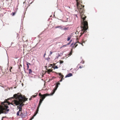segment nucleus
I'll use <instances>...</instances> for the list:
<instances>
[{"mask_svg":"<svg viewBox=\"0 0 120 120\" xmlns=\"http://www.w3.org/2000/svg\"><path fill=\"white\" fill-rule=\"evenodd\" d=\"M4 118H7V117L6 116H4Z\"/></svg>","mask_w":120,"mask_h":120,"instance_id":"ea45409f","label":"nucleus"},{"mask_svg":"<svg viewBox=\"0 0 120 120\" xmlns=\"http://www.w3.org/2000/svg\"><path fill=\"white\" fill-rule=\"evenodd\" d=\"M83 67V66H80L79 67V68H81Z\"/></svg>","mask_w":120,"mask_h":120,"instance_id":"2f4dec72","label":"nucleus"},{"mask_svg":"<svg viewBox=\"0 0 120 120\" xmlns=\"http://www.w3.org/2000/svg\"><path fill=\"white\" fill-rule=\"evenodd\" d=\"M45 55H46V53H45L44 54V55H43L44 57H45Z\"/></svg>","mask_w":120,"mask_h":120,"instance_id":"c9c22d12","label":"nucleus"},{"mask_svg":"<svg viewBox=\"0 0 120 120\" xmlns=\"http://www.w3.org/2000/svg\"><path fill=\"white\" fill-rule=\"evenodd\" d=\"M71 38V37H68V39H67V41H69L70 40V39Z\"/></svg>","mask_w":120,"mask_h":120,"instance_id":"bb28decb","label":"nucleus"},{"mask_svg":"<svg viewBox=\"0 0 120 120\" xmlns=\"http://www.w3.org/2000/svg\"><path fill=\"white\" fill-rule=\"evenodd\" d=\"M58 68V67L57 66L55 65V66L53 68L54 69H57Z\"/></svg>","mask_w":120,"mask_h":120,"instance_id":"4be33fe9","label":"nucleus"},{"mask_svg":"<svg viewBox=\"0 0 120 120\" xmlns=\"http://www.w3.org/2000/svg\"><path fill=\"white\" fill-rule=\"evenodd\" d=\"M55 73L57 77H58L59 78H60V73H57L56 72H55Z\"/></svg>","mask_w":120,"mask_h":120,"instance_id":"9b49d317","label":"nucleus"},{"mask_svg":"<svg viewBox=\"0 0 120 120\" xmlns=\"http://www.w3.org/2000/svg\"><path fill=\"white\" fill-rule=\"evenodd\" d=\"M59 38V37H58V38H56L55 39H58V38Z\"/></svg>","mask_w":120,"mask_h":120,"instance_id":"37998d69","label":"nucleus"},{"mask_svg":"<svg viewBox=\"0 0 120 120\" xmlns=\"http://www.w3.org/2000/svg\"><path fill=\"white\" fill-rule=\"evenodd\" d=\"M30 6V5H28V7L29 6Z\"/></svg>","mask_w":120,"mask_h":120,"instance_id":"3c124183","label":"nucleus"},{"mask_svg":"<svg viewBox=\"0 0 120 120\" xmlns=\"http://www.w3.org/2000/svg\"><path fill=\"white\" fill-rule=\"evenodd\" d=\"M23 66H24V64H23Z\"/></svg>","mask_w":120,"mask_h":120,"instance_id":"13d9d810","label":"nucleus"},{"mask_svg":"<svg viewBox=\"0 0 120 120\" xmlns=\"http://www.w3.org/2000/svg\"><path fill=\"white\" fill-rule=\"evenodd\" d=\"M27 115L25 113L23 114V113L21 112L20 115V116L22 118H25V116H26Z\"/></svg>","mask_w":120,"mask_h":120,"instance_id":"0eeeda50","label":"nucleus"},{"mask_svg":"<svg viewBox=\"0 0 120 120\" xmlns=\"http://www.w3.org/2000/svg\"><path fill=\"white\" fill-rule=\"evenodd\" d=\"M4 118V116L2 117V119H3Z\"/></svg>","mask_w":120,"mask_h":120,"instance_id":"a19ab883","label":"nucleus"},{"mask_svg":"<svg viewBox=\"0 0 120 120\" xmlns=\"http://www.w3.org/2000/svg\"><path fill=\"white\" fill-rule=\"evenodd\" d=\"M68 27L66 28L63 26H60V29L62 30H64L66 31V30L68 29Z\"/></svg>","mask_w":120,"mask_h":120,"instance_id":"423d86ee","label":"nucleus"},{"mask_svg":"<svg viewBox=\"0 0 120 120\" xmlns=\"http://www.w3.org/2000/svg\"><path fill=\"white\" fill-rule=\"evenodd\" d=\"M36 95H33L32 96V97L33 98H35L37 96V95L38 94L37 93L36 94Z\"/></svg>","mask_w":120,"mask_h":120,"instance_id":"393cba45","label":"nucleus"},{"mask_svg":"<svg viewBox=\"0 0 120 120\" xmlns=\"http://www.w3.org/2000/svg\"><path fill=\"white\" fill-rule=\"evenodd\" d=\"M34 72H33L32 73H31V74H30V75H34V74L33 73H34Z\"/></svg>","mask_w":120,"mask_h":120,"instance_id":"7c9ffc66","label":"nucleus"},{"mask_svg":"<svg viewBox=\"0 0 120 120\" xmlns=\"http://www.w3.org/2000/svg\"><path fill=\"white\" fill-rule=\"evenodd\" d=\"M27 113V112H26V113Z\"/></svg>","mask_w":120,"mask_h":120,"instance_id":"bf43d9fd","label":"nucleus"},{"mask_svg":"<svg viewBox=\"0 0 120 120\" xmlns=\"http://www.w3.org/2000/svg\"><path fill=\"white\" fill-rule=\"evenodd\" d=\"M60 80H59L58 81H56V85L55 87L53 88L52 92L51 94H50V95H52L54 94L56 91L58 87V86L60 85Z\"/></svg>","mask_w":120,"mask_h":120,"instance_id":"f03ea898","label":"nucleus"},{"mask_svg":"<svg viewBox=\"0 0 120 120\" xmlns=\"http://www.w3.org/2000/svg\"><path fill=\"white\" fill-rule=\"evenodd\" d=\"M23 69H24V71L25 70V69L24 67Z\"/></svg>","mask_w":120,"mask_h":120,"instance_id":"c03bdc74","label":"nucleus"},{"mask_svg":"<svg viewBox=\"0 0 120 120\" xmlns=\"http://www.w3.org/2000/svg\"><path fill=\"white\" fill-rule=\"evenodd\" d=\"M77 2V6L78 10L80 14V15L82 19L81 20V27L82 30L80 33L81 36L86 32V30L88 28V24L86 20V16L84 14L85 10L84 5H82V0H76Z\"/></svg>","mask_w":120,"mask_h":120,"instance_id":"f257e3e1","label":"nucleus"},{"mask_svg":"<svg viewBox=\"0 0 120 120\" xmlns=\"http://www.w3.org/2000/svg\"><path fill=\"white\" fill-rule=\"evenodd\" d=\"M35 75H34V76H31L30 75H28V76L29 77V78H35Z\"/></svg>","mask_w":120,"mask_h":120,"instance_id":"412c9836","label":"nucleus"},{"mask_svg":"<svg viewBox=\"0 0 120 120\" xmlns=\"http://www.w3.org/2000/svg\"><path fill=\"white\" fill-rule=\"evenodd\" d=\"M15 104L16 106L19 105L20 104V103L19 101H16L15 103Z\"/></svg>","mask_w":120,"mask_h":120,"instance_id":"f8f14e48","label":"nucleus"},{"mask_svg":"<svg viewBox=\"0 0 120 120\" xmlns=\"http://www.w3.org/2000/svg\"><path fill=\"white\" fill-rule=\"evenodd\" d=\"M58 5H57V8H58Z\"/></svg>","mask_w":120,"mask_h":120,"instance_id":"49530a36","label":"nucleus"},{"mask_svg":"<svg viewBox=\"0 0 120 120\" xmlns=\"http://www.w3.org/2000/svg\"><path fill=\"white\" fill-rule=\"evenodd\" d=\"M19 110L16 113V115L17 116H20V115L19 114L20 112H21L22 111V109L21 108H19Z\"/></svg>","mask_w":120,"mask_h":120,"instance_id":"6e6552de","label":"nucleus"},{"mask_svg":"<svg viewBox=\"0 0 120 120\" xmlns=\"http://www.w3.org/2000/svg\"><path fill=\"white\" fill-rule=\"evenodd\" d=\"M39 96H40V98H41L39 104H40L39 106H40L42 101L44 100L46 96H45V94L44 95H42L41 94L39 95Z\"/></svg>","mask_w":120,"mask_h":120,"instance_id":"7ed1b4c3","label":"nucleus"},{"mask_svg":"<svg viewBox=\"0 0 120 120\" xmlns=\"http://www.w3.org/2000/svg\"><path fill=\"white\" fill-rule=\"evenodd\" d=\"M29 99H30V100H31V98H30Z\"/></svg>","mask_w":120,"mask_h":120,"instance_id":"603ef678","label":"nucleus"},{"mask_svg":"<svg viewBox=\"0 0 120 120\" xmlns=\"http://www.w3.org/2000/svg\"><path fill=\"white\" fill-rule=\"evenodd\" d=\"M63 62V61H62L60 60V64H61Z\"/></svg>","mask_w":120,"mask_h":120,"instance_id":"e433bc0d","label":"nucleus"},{"mask_svg":"<svg viewBox=\"0 0 120 120\" xmlns=\"http://www.w3.org/2000/svg\"><path fill=\"white\" fill-rule=\"evenodd\" d=\"M19 93H17V94H15L13 95V97H14L15 99H18L19 100L20 99L22 100L23 99V98L22 96L19 97Z\"/></svg>","mask_w":120,"mask_h":120,"instance_id":"20e7f679","label":"nucleus"},{"mask_svg":"<svg viewBox=\"0 0 120 120\" xmlns=\"http://www.w3.org/2000/svg\"><path fill=\"white\" fill-rule=\"evenodd\" d=\"M39 105L40 104H39V107H38V108H37V109H36V111H37V112H38L39 110V107H40V106H39Z\"/></svg>","mask_w":120,"mask_h":120,"instance_id":"a878e982","label":"nucleus"},{"mask_svg":"<svg viewBox=\"0 0 120 120\" xmlns=\"http://www.w3.org/2000/svg\"><path fill=\"white\" fill-rule=\"evenodd\" d=\"M60 78H61V79L60 80V82H61L62 81V80H63V78L64 77V76H63V75H61V73H60Z\"/></svg>","mask_w":120,"mask_h":120,"instance_id":"2eb2a0df","label":"nucleus"},{"mask_svg":"<svg viewBox=\"0 0 120 120\" xmlns=\"http://www.w3.org/2000/svg\"><path fill=\"white\" fill-rule=\"evenodd\" d=\"M13 98H14L13 97H12L10 98L13 99Z\"/></svg>","mask_w":120,"mask_h":120,"instance_id":"a18cd8bd","label":"nucleus"},{"mask_svg":"<svg viewBox=\"0 0 120 120\" xmlns=\"http://www.w3.org/2000/svg\"><path fill=\"white\" fill-rule=\"evenodd\" d=\"M71 41H70V42H69V43H68L67 44V45H69L70 44V42H71Z\"/></svg>","mask_w":120,"mask_h":120,"instance_id":"4c0bfd02","label":"nucleus"},{"mask_svg":"<svg viewBox=\"0 0 120 120\" xmlns=\"http://www.w3.org/2000/svg\"><path fill=\"white\" fill-rule=\"evenodd\" d=\"M23 105V104H20L19 105V107L18 106H17V108H20H20H21L22 109V108H21V107Z\"/></svg>","mask_w":120,"mask_h":120,"instance_id":"dca6fc26","label":"nucleus"},{"mask_svg":"<svg viewBox=\"0 0 120 120\" xmlns=\"http://www.w3.org/2000/svg\"><path fill=\"white\" fill-rule=\"evenodd\" d=\"M16 12L14 11V12H12V14L11 13V15H12V16H14L16 14Z\"/></svg>","mask_w":120,"mask_h":120,"instance_id":"a211bd4d","label":"nucleus"},{"mask_svg":"<svg viewBox=\"0 0 120 120\" xmlns=\"http://www.w3.org/2000/svg\"><path fill=\"white\" fill-rule=\"evenodd\" d=\"M34 118V117L32 116L31 117L29 120H32Z\"/></svg>","mask_w":120,"mask_h":120,"instance_id":"c85d7f7f","label":"nucleus"},{"mask_svg":"<svg viewBox=\"0 0 120 120\" xmlns=\"http://www.w3.org/2000/svg\"><path fill=\"white\" fill-rule=\"evenodd\" d=\"M29 74H31L33 72L32 70L30 69H28Z\"/></svg>","mask_w":120,"mask_h":120,"instance_id":"f3484780","label":"nucleus"},{"mask_svg":"<svg viewBox=\"0 0 120 120\" xmlns=\"http://www.w3.org/2000/svg\"><path fill=\"white\" fill-rule=\"evenodd\" d=\"M53 52L52 51H50V54L51 55L52 54Z\"/></svg>","mask_w":120,"mask_h":120,"instance_id":"72a5a7b5","label":"nucleus"},{"mask_svg":"<svg viewBox=\"0 0 120 120\" xmlns=\"http://www.w3.org/2000/svg\"><path fill=\"white\" fill-rule=\"evenodd\" d=\"M12 67H10V69H9V70H10V72H11V69H12Z\"/></svg>","mask_w":120,"mask_h":120,"instance_id":"c756f323","label":"nucleus"},{"mask_svg":"<svg viewBox=\"0 0 120 120\" xmlns=\"http://www.w3.org/2000/svg\"><path fill=\"white\" fill-rule=\"evenodd\" d=\"M2 68V67L1 66H0V68Z\"/></svg>","mask_w":120,"mask_h":120,"instance_id":"de8ad7c7","label":"nucleus"},{"mask_svg":"<svg viewBox=\"0 0 120 120\" xmlns=\"http://www.w3.org/2000/svg\"><path fill=\"white\" fill-rule=\"evenodd\" d=\"M21 66V67H22V66L21 65V66Z\"/></svg>","mask_w":120,"mask_h":120,"instance_id":"5fc2aeb1","label":"nucleus"},{"mask_svg":"<svg viewBox=\"0 0 120 120\" xmlns=\"http://www.w3.org/2000/svg\"><path fill=\"white\" fill-rule=\"evenodd\" d=\"M79 43L81 44L82 46H83L82 43H80L78 42H75L74 44H72L71 45V46L73 48H75L78 45V44H77V43Z\"/></svg>","mask_w":120,"mask_h":120,"instance_id":"39448f33","label":"nucleus"},{"mask_svg":"<svg viewBox=\"0 0 120 120\" xmlns=\"http://www.w3.org/2000/svg\"><path fill=\"white\" fill-rule=\"evenodd\" d=\"M68 18H66L65 16L64 17L62 20L64 22H67L68 21Z\"/></svg>","mask_w":120,"mask_h":120,"instance_id":"1a4fd4ad","label":"nucleus"},{"mask_svg":"<svg viewBox=\"0 0 120 120\" xmlns=\"http://www.w3.org/2000/svg\"><path fill=\"white\" fill-rule=\"evenodd\" d=\"M1 120H3V119H2Z\"/></svg>","mask_w":120,"mask_h":120,"instance_id":"864d4df0","label":"nucleus"},{"mask_svg":"<svg viewBox=\"0 0 120 120\" xmlns=\"http://www.w3.org/2000/svg\"><path fill=\"white\" fill-rule=\"evenodd\" d=\"M15 83H16V81H15Z\"/></svg>","mask_w":120,"mask_h":120,"instance_id":"6e6d98bb","label":"nucleus"},{"mask_svg":"<svg viewBox=\"0 0 120 120\" xmlns=\"http://www.w3.org/2000/svg\"><path fill=\"white\" fill-rule=\"evenodd\" d=\"M45 59H46V60L48 62H49V60L50 59V58L49 57H48V58H45Z\"/></svg>","mask_w":120,"mask_h":120,"instance_id":"b1692460","label":"nucleus"},{"mask_svg":"<svg viewBox=\"0 0 120 120\" xmlns=\"http://www.w3.org/2000/svg\"><path fill=\"white\" fill-rule=\"evenodd\" d=\"M33 2V1H32L31 3L30 4H31Z\"/></svg>","mask_w":120,"mask_h":120,"instance_id":"79ce46f5","label":"nucleus"},{"mask_svg":"<svg viewBox=\"0 0 120 120\" xmlns=\"http://www.w3.org/2000/svg\"><path fill=\"white\" fill-rule=\"evenodd\" d=\"M37 113L38 112H35L34 114L32 116L34 117L36 115Z\"/></svg>","mask_w":120,"mask_h":120,"instance_id":"5701e85b","label":"nucleus"},{"mask_svg":"<svg viewBox=\"0 0 120 120\" xmlns=\"http://www.w3.org/2000/svg\"><path fill=\"white\" fill-rule=\"evenodd\" d=\"M66 46H67V45H64L63 46H62L61 47H60V49L61 48L63 47H66Z\"/></svg>","mask_w":120,"mask_h":120,"instance_id":"473e14b6","label":"nucleus"},{"mask_svg":"<svg viewBox=\"0 0 120 120\" xmlns=\"http://www.w3.org/2000/svg\"><path fill=\"white\" fill-rule=\"evenodd\" d=\"M55 28H60V26H56Z\"/></svg>","mask_w":120,"mask_h":120,"instance_id":"cd10ccee","label":"nucleus"},{"mask_svg":"<svg viewBox=\"0 0 120 120\" xmlns=\"http://www.w3.org/2000/svg\"><path fill=\"white\" fill-rule=\"evenodd\" d=\"M72 73H69L66 76L65 78L70 77L72 76Z\"/></svg>","mask_w":120,"mask_h":120,"instance_id":"ddd939ff","label":"nucleus"},{"mask_svg":"<svg viewBox=\"0 0 120 120\" xmlns=\"http://www.w3.org/2000/svg\"><path fill=\"white\" fill-rule=\"evenodd\" d=\"M24 71L25 72V73H26V71H25H25Z\"/></svg>","mask_w":120,"mask_h":120,"instance_id":"8fccbe9b","label":"nucleus"},{"mask_svg":"<svg viewBox=\"0 0 120 120\" xmlns=\"http://www.w3.org/2000/svg\"><path fill=\"white\" fill-rule=\"evenodd\" d=\"M53 69H48L47 70V71L48 72V74H50L49 73L51 72H52V71Z\"/></svg>","mask_w":120,"mask_h":120,"instance_id":"4468645a","label":"nucleus"},{"mask_svg":"<svg viewBox=\"0 0 120 120\" xmlns=\"http://www.w3.org/2000/svg\"><path fill=\"white\" fill-rule=\"evenodd\" d=\"M60 56V54H58V55L57 56H56V57L55 58L54 60H56V59H57L58 58V57Z\"/></svg>","mask_w":120,"mask_h":120,"instance_id":"6ab92c4d","label":"nucleus"},{"mask_svg":"<svg viewBox=\"0 0 120 120\" xmlns=\"http://www.w3.org/2000/svg\"><path fill=\"white\" fill-rule=\"evenodd\" d=\"M16 88V87H14V88Z\"/></svg>","mask_w":120,"mask_h":120,"instance_id":"09e8293b","label":"nucleus"},{"mask_svg":"<svg viewBox=\"0 0 120 120\" xmlns=\"http://www.w3.org/2000/svg\"><path fill=\"white\" fill-rule=\"evenodd\" d=\"M81 63H82V64L84 63V61H82L81 62Z\"/></svg>","mask_w":120,"mask_h":120,"instance_id":"58836bf2","label":"nucleus"},{"mask_svg":"<svg viewBox=\"0 0 120 120\" xmlns=\"http://www.w3.org/2000/svg\"><path fill=\"white\" fill-rule=\"evenodd\" d=\"M72 49H71V51L68 54V57L70 56L72 54Z\"/></svg>","mask_w":120,"mask_h":120,"instance_id":"aec40b11","label":"nucleus"},{"mask_svg":"<svg viewBox=\"0 0 120 120\" xmlns=\"http://www.w3.org/2000/svg\"><path fill=\"white\" fill-rule=\"evenodd\" d=\"M26 62V65L27 66V68H26V69H27V70H28L29 68V65H31V64L30 63L27 62Z\"/></svg>","mask_w":120,"mask_h":120,"instance_id":"9d476101","label":"nucleus"},{"mask_svg":"<svg viewBox=\"0 0 120 120\" xmlns=\"http://www.w3.org/2000/svg\"><path fill=\"white\" fill-rule=\"evenodd\" d=\"M45 68L46 70L47 71V70L48 69L47 68V66H45Z\"/></svg>","mask_w":120,"mask_h":120,"instance_id":"f704fd0d","label":"nucleus"},{"mask_svg":"<svg viewBox=\"0 0 120 120\" xmlns=\"http://www.w3.org/2000/svg\"><path fill=\"white\" fill-rule=\"evenodd\" d=\"M59 61H60V60H59Z\"/></svg>","mask_w":120,"mask_h":120,"instance_id":"4d7b16f0","label":"nucleus"}]
</instances>
